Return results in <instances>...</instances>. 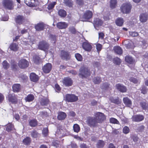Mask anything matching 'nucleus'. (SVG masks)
<instances>
[{"instance_id":"f257e3e1","label":"nucleus","mask_w":148,"mask_h":148,"mask_svg":"<svg viewBox=\"0 0 148 148\" xmlns=\"http://www.w3.org/2000/svg\"><path fill=\"white\" fill-rule=\"evenodd\" d=\"M91 72L90 69L87 66L83 65L79 69L78 76L82 79H87L90 77Z\"/></svg>"},{"instance_id":"f03ea898","label":"nucleus","mask_w":148,"mask_h":148,"mask_svg":"<svg viewBox=\"0 0 148 148\" xmlns=\"http://www.w3.org/2000/svg\"><path fill=\"white\" fill-rule=\"evenodd\" d=\"M49 44L45 40H42L40 41L38 45L37 48L38 49L47 51L49 48Z\"/></svg>"},{"instance_id":"7ed1b4c3","label":"nucleus","mask_w":148,"mask_h":148,"mask_svg":"<svg viewBox=\"0 0 148 148\" xmlns=\"http://www.w3.org/2000/svg\"><path fill=\"white\" fill-rule=\"evenodd\" d=\"M86 123L88 126L90 127L98 126V122L95 117L89 116L87 117Z\"/></svg>"},{"instance_id":"20e7f679","label":"nucleus","mask_w":148,"mask_h":148,"mask_svg":"<svg viewBox=\"0 0 148 148\" xmlns=\"http://www.w3.org/2000/svg\"><path fill=\"white\" fill-rule=\"evenodd\" d=\"M132 6L130 4L128 3H123L121 6L120 9L121 12L124 14H128L130 11Z\"/></svg>"},{"instance_id":"39448f33","label":"nucleus","mask_w":148,"mask_h":148,"mask_svg":"<svg viewBox=\"0 0 148 148\" xmlns=\"http://www.w3.org/2000/svg\"><path fill=\"white\" fill-rule=\"evenodd\" d=\"M60 56L62 60L68 61L71 57L70 53L68 51L62 50L61 51Z\"/></svg>"},{"instance_id":"423d86ee","label":"nucleus","mask_w":148,"mask_h":148,"mask_svg":"<svg viewBox=\"0 0 148 148\" xmlns=\"http://www.w3.org/2000/svg\"><path fill=\"white\" fill-rule=\"evenodd\" d=\"M92 12L90 10H87L84 13L81 19L82 21L83 22L88 21L93 16Z\"/></svg>"},{"instance_id":"0eeeda50","label":"nucleus","mask_w":148,"mask_h":148,"mask_svg":"<svg viewBox=\"0 0 148 148\" xmlns=\"http://www.w3.org/2000/svg\"><path fill=\"white\" fill-rule=\"evenodd\" d=\"M95 116L97 119L98 123H102L103 121L106 120V116L102 112H98L95 114Z\"/></svg>"},{"instance_id":"6e6552de","label":"nucleus","mask_w":148,"mask_h":148,"mask_svg":"<svg viewBox=\"0 0 148 148\" xmlns=\"http://www.w3.org/2000/svg\"><path fill=\"white\" fill-rule=\"evenodd\" d=\"M78 97L73 94H67L65 96L66 101L68 102H74L77 101Z\"/></svg>"},{"instance_id":"1a4fd4ad","label":"nucleus","mask_w":148,"mask_h":148,"mask_svg":"<svg viewBox=\"0 0 148 148\" xmlns=\"http://www.w3.org/2000/svg\"><path fill=\"white\" fill-rule=\"evenodd\" d=\"M3 5L5 9L9 10L13 9L14 5L12 0H3Z\"/></svg>"},{"instance_id":"9d476101","label":"nucleus","mask_w":148,"mask_h":148,"mask_svg":"<svg viewBox=\"0 0 148 148\" xmlns=\"http://www.w3.org/2000/svg\"><path fill=\"white\" fill-rule=\"evenodd\" d=\"M29 65V62L26 59H21L20 60L18 63V66L19 67L22 69L26 68L28 67Z\"/></svg>"},{"instance_id":"9b49d317","label":"nucleus","mask_w":148,"mask_h":148,"mask_svg":"<svg viewBox=\"0 0 148 148\" xmlns=\"http://www.w3.org/2000/svg\"><path fill=\"white\" fill-rule=\"evenodd\" d=\"M62 82L65 86L69 87L72 86L73 82L70 77H66L64 78L62 80Z\"/></svg>"},{"instance_id":"f8f14e48","label":"nucleus","mask_w":148,"mask_h":148,"mask_svg":"<svg viewBox=\"0 0 148 148\" xmlns=\"http://www.w3.org/2000/svg\"><path fill=\"white\" fill-rule=\"evenodd\" d=\"M52 68V64L49 63L45 64L42 66V69L43 72L46 74L49 73Z\"/></svg>"},{"instance_id":"ddd939ff","label":"nucleus","mask_w":148,"mask_h":148,"mask_svg":"<svg viewBox=\"0 0 148 148\" xmlns=\"http://www.w3.org/2000/svg\"><path fill=\"white\" fill-rule=\"evenodd\" d=\"M82 46L84 49L88 52L90 51L92 49L91 45L88 41L83 42Z\"/></svg>"},{"instance_id":"4468645a","label":"nucleus","mask_w":148,"mask_h":148,"mask_svg":"<svg viewBox=\"0 0 148 148\" xmlns=\"http://www.w3.org/2000/svg\"><path fill=\"white\" fill-rule=\"evenodd\" d=\"M8 99L9 102L12 103L16 104L17 102V99L16 96L13 93L10 94L8 95Z\"/></svg>"},{"instance_id":"2eb2a0df","label":"nucleus","mask_w":148,"mask_h":148,"mask_svg":"<svg viewBox=\"0 0 148 148\" xmlns=\"http://www.w3.org/2000/svg\"><path fill=\"white\" fill-rule=\"evenodd\" d=\"M25 2L27 5L31 7L36 6L38 3L36 0H25Z\"/></svg>"},{"instance_id":"dca6fc26","label":"nucleus","mask_w":148,"mask_h":148,"mask_svg":"<svg viewBox=\"0 0 148 148\" xmlns=\"http://www.w3.org/2000/svg\"><path fill=\"white\" fill-rule=\"evenodd\" d=\"M25 17L23 15H18L15 18V21L17 24H22L25 21Z\"/></svg>"},{"instance_id":"f3484780","label":"nucleus","mask_w":148,"mask_h":148,"mask_svg":"<svg viewBox=\"0 0 148 148\" xmlns=\"http://www.w3.org/2000/svg\"><path fill=\"white\" fill-rule=\"evenodd\" d=\"M115 87L116 89L121 92L123 93L127 92V88L125 86L120 84H116Z\"/></svg>"},{"instance_id":"a211bd4d","label":"nucleus","mask_w":148,"mask_h":148,"mask_svg":"<svg viewBox=\"0 0 148 148\" xmlns=\"http://www.w3.org/2000/svg\"><path fill=\"white\" fill-rule=\"evenodd\" d=\"M144 119V116L143 115L140 114L134 116L132 117V121L136 122L142 121Z\"/></svg>"},{"instance_id":"6ab92c4d","label":"nucleus","mask_w":148,"mask_h":148,"mask_svg":"<svg viewBox=\"0 0 148 148\" xmlns=\"http://www.w3.org/2000/svg\"><path fill=\"white\" fill-rule=\"evenodd\" d=\"M68 25V23L65 22H58L56 24L57 27L61 29H66Z\"/></svg>"},{"instance_id":"aec40b11","label":"nucleus","mask_w":148,"mask_h":148,"mask_svg":"<svg viewBox=\"0 0 148 148\" xmlns=\"http://www.w3.org/2000/svg\"><path fill=\"white\" fill-rule=\"evenodd\" d=\"M125 60L126 62L129 64H133L135 63V59L129 55H127L125 57Z\"/></svg>"},{"instance_id":"412c9836","label":"nucleus","mask_w":148,"mask_h":148,"mask_svg":"<svg viewBox=\"0 0 148 148\" xmlns=\"http://www.w3.org/2000/svg\"><path fill=\"white\" fill-rule=\"evenodd\" d=\"M45 25L42 23H37L35 25L34 27L36 31H37L43 30L45 29Z\"/></svg>"},{"instance_id":"4be33fe9","label":"nucleus","mask_w":148,"mask_h":148,"mask_svg":"<svg viewBox=\"0 0 148 148\" xmlns=\"http://www.w3.org/2000/svg\"><path fill=\"white\" fill-rule=\"evenodd\" d=\"M103 23V21L99 18H95L94 20L93 24L95 27H99L101 26Z\"/></svg>"},{"instance_id":"5701e85b","label":"nucleus","mask_w":148,"mask_h":148,"mask_svg":"<svg viewBox=\"0 0 148 148\" xmlns=\"http://www.w3.org/2000/svg\"><path fill=\"white\" fill-rule=\"evenodd\" d=\"M140 20L141 22L144 23L148 19V15L146 13H142L139 16Z\"/></svg>"},{"instance_id":"b1692460","label":"nucleus","mask_w":148,"mask_h":148,"mask_svg":"<svg viewBox=\"0 0 148 148\" xmlns=\"http://www.w3.org/2000/svg\"><path fill=\"white\" fill-rule=\"evenodd\" d=\"M123 101L126 106L130 107L132 106V102L128 97H124L123 99Z\"/></svg>"},{"instance_id":"393cba45","label":"nucleus","mask_w":148,"mask_h":148,"mask_svg":"<svg viewBox=\"0 0 148 148\" xmlns=\"http://www.w3.org/2000/svg\"><path fill=\"white\" fill-rule=\"evenodd\" d=\"M66 116L67 115L65 113L62 112H60L58 113L57 118L59 120H64L65 119Z\"/></svg>"},{"instance_id":"a878e982","label":"nucleus","mask_w":148,"mask_h":148,"mask_svg":"<svg viewBox=\"0 0 148 148\" xmlns=\"http://www.w3.org/2000/svg\"><path fill=\"white\" fill-rule=\"evenodd\" d=\"M110 101L113 103L119 105L121 103V101L119 97H117L116 98H114L113 97H110L109 99Z\"/></svg>"},{"instance_id":"bb28decb","label":"nucleus","mask_w":148,"mask_h":148,"mask_svg":"<svg viewBox=\"0 0 148 148\" xmlns=\"http://www.w3.org/2000/svg\"><path fill=\"white\" fill-rule=\"evenodd\" d=\"M12 90L14 92H19L21 89V86L19 84H14L12 86Z\"/></svg>"},{"instance_id":"cd10ccee","label":"nucleus","mask_w":148,"mask_h":148,"mask_svg":"<svg viewBox=\"0 0 148 148\" xmlns=\"http://www.w3.org/2000/svg\"><path fill=\"white\" fill-rule=\"evenodd\" d=\"M124 21L123 18L119 17L116 18L115 21V23L118 26L121 27L123 26V24Z\"/></svg>"},{"instance_id":"c85d7f7f","label":"nucleus","mask_w":148,"mask_h":148,"mask_svg":"<svg viewBox=\"0 0 148 148\" xmlns=\"http://www.w3.org/2000/svg\"><path fill=\"white\" fill-rule=\"evenodd\" d=\"M30 77L32 81L35 82H37L39 79L38 76L33 73H30Z\"/></svg>"},{"instance_id":"c756f323","label":"nucleus","mask_w":148,"mask_h":148,"mask_svg":"<svg viewBox=\"0 0 148 148\" xmlns=\"http://www.w3.org/2000/svg\"><path fill=\"white\" fill-rule=\"evenodd\" d=\"M9 48L11 50L16 51H18V45L16 43L12 42L10 45Z\"/></svg>"},{"instance_id":"7c9ffc66","label":"nucleus","mask_w":148,"mask_h":148,"mask_svg":"<svg viewBox=\"0 0 148 148\" xmlns=\"http://www.w3.org/2000/svg\"><path fill=\"white\" fill-rule=\"evenodd\" d=\"M29 123V125L31 127H35L38 125V122L36 119H34L30 120Z\"/></svg>"},{"instance_id":"2f4dec72","label":"nucleus","mask_w":148,"mask_h":148,"mask_svg":"<svg viewBox=\"0 0 148 148\" xmlns=\"http://www.w3.org/2000/svg\"><path fill=\"white\" fill-rule=\"evenodd\" d=\"M32 141L31 139L29 137H26L23 140V143L25 145H28L30 144Z\"/></svg>"},{"instance_id":"473e14b6","label":"nucleus","mask_w":148,"mask_h":148,"mask_svg":"<svg viewBox=\"0 0 148 148\" xmlns=\"http://www.w3.org/2000/svg\"><path fill=\"white\" fill-rule=\"evenodd\" d=\"M34 99V97L33 94L28 95L25 98V100L26 102H30L32 101Z\"/></svg>"},{"instance_id":"72a5a7b5","label":"nucleus","mask_w":148,"mask_h":148,"mask_svg":"<svg viewBox=\"0 0 148 148\" xmlns=\"http://www.w3.org/2000/svg\"><path fill=\"white\" fill-rule=\"evenodd\" d=\"M58 14L60 17L64 18L67 15L66 12L63 9H60L58 12Z\"/></svg>"},{"instance_id":"f704fd0d","label":"nucleus","mask_w":148,"mask_h":148,"mask_svg":"<svg viewBox=\"0 0 148 148\" xmlns=\"http://www.w3.org/2000/svg\"><path fill=\"white\" fill-rule=\"evenodd\" d=\"M114 50L115 52L117 54L121 55L123 53V51L121 47L119 46L114 47Z\"/></svg>"},{"instance_id":"c9c22d12","label":"nucleus","mask_w":148,"mask_h":148,"mask_svg":"<svg viewBox=\"0 0 148 148\" xmlns=\"http://www.w3.org/2000/svg\"><path fill=\"white\" fill-rule=\"evenodd\" d=\"M121 62V60L118 57H116L113 59V62L116 65H120Z\"/></svg>"},{"instance_id":"e433bc0d","label":"nucleus","mask_w":148,"mask_h":148,"mask_svg":"<svg viewBox=\"0 0 148 148\" xmlns=\"http://www.w3.org/2000/svg\"><path fill=\"white\" fill-rule=\"evenodd\" d=\"M34 62L37 64H39L41 62V59L37 55H35L33 57Z\"/></svg>"},{"instance_id":"4c0bfd02","label":"nucleus","mask_w":148,"mask_h":148,"mask_svg":"<svg viewBox=\"0 0 148 148\" xmlns=\"http://www.w3.org/2000/svg\"><path fill=\"white\" fill-rule=\"evenodd\" d=\"M64 3L66 6L71 8L72 7L73 5V2L72 0H64Z\"/></svg>"},{"instance_id":"58836bf2","label":"nucleus","mask_w":148,"mask_h":148,"mask_svg":"<svg viewBox=\"0 0 148 148\" xmlns=\"http://www.w3.org/2000/svg\"><path fill=\"white\" fill-rule=\"evenodd\" d=\"M49 102V100L48 99H42L41 100L40 104L42 106H47Z\"/></svg>"},{"instance_id":"ea45409f","label":"nucleus","mask_w":148,"mask_h":148,"mask_svg":"<svg viewBox=\"0 0 148 148\" xmlns=\"http://www.w3.org/2000/svg\"><path fill=\"white\" fill-rule=\"evenodd\" d=\"M105 145V143L103 141L101 140H99L98 141L97 146L98 148H102Z\"/></svg>"},{"instance_id":"a19ab883","label":"nucleus","mask_w":148,"mask_h":148,"mask_svg":"<svg viewBox=\"0 0 148 148\" xmlns=\"http://www.w3.org/2000/svg\"><path fill=\"white\" fill-rule=\"evenodd\" d=\"M14 128V125L11 123H9L7 126L6 130L8 132H10L13 130Z\"/></svg>"},{"instance_id":"79ce46f5","label":"nucleus","mask_w":148,"mask_h":148,"mask_svg":"<svg viewBox=\"0 0 148 148\" xmlns=\"http://www.w3.org/2000/svg\"><path fill=\"white\" fill-rule=\"evenodd\" d=\"M116 0H111L110 3V6L112 9L115 8L116 5Z\"/></svg>"},{"instance_id":"37998d69","label":"nucleus","mask_w":148,"mask_h":148,"mask_svg":"<svg viewBox=\"0 0 148 148\" xmlns=\"http://www.w3.org/2000/svg\"><path fill=\"white\" fill-rule=\"evenodd\" d=\"M101 81V78L100 77H95L93 79V82L95 84H98Z\"/></svg>"},{"instance_id":"c03bdc74","label":"nucleus","mask_w":148,"mask_h":148,"mask_svg":"<svg viewBox=\"0 0 148 148\" xmlns=\"http://www.w3.org/2000/svg\"><path fill=\"white\" fill-rule=\"evenodd\" d=\"M49 130L47 127L44 128L42 130V134L44 137H47L48 135Z\"/></svg>"},{"instance_id":"a18cd8bd","label":"nucleus","mask_w":148,"mask_h":148,"mask_svg":"<svg viewBox=\"0 0 148 148\" xmlns=\"http://www.w3.org/2000/svg\"><path fill=\"white\" fill-rule=\"evenodd\" d=\"M73 129L74 132L78 133L80 130V127L78 125L75 124L73 126Z\"/></svg>"},{"instance_id":"49530a36","label":"nucleus","mask_w":148,"mask_h":148,"mask_svg":"<svg viewBox=\"0 0 148 148\" xmlns=\"http://www.w3.org/2000/svg\"><path fill=\"white\" fill-rule=\"evenodd\" d=\"M75 57L77 60L79 61H82L83 60V57L79 53H76L75 54Z\"/></svg>"},{"instance_id":"de8ad7c7","label":"nucleus","mask_w":148,"mask_h":148,"mask_svg":"<svg viewBox=\"0 0 148 148\" xmlns=\"http://www.w3.org/2000/svg\"><path fill=\"white\" fill-rule=\"evenodd\" d=\"M2 65L3 68L7 69L10 67V64L6 60H4L2 63Z\"/></svg>"},{"instance_id":"09e8293b","label":"nucleus","mask_w":148,"mask_h":148,"mask_svg":"<svg viewBox=\"0 0 148 148\" xmlns=\"http://www.w3.org/2000/svg\"><path fill=\"white\" fill-rule=\"evenodd\" d=\"M69 32H70L71 34H76L77 31L75 28L73 26L69 27Z\"/></svg>"},{"instance_id":"8fccbe9b","label":"nucleus","mask_w":148,"mask_h":148,"mask_svg":"<svg viewBox=\"0 0 148 148\" xmlns=\"http://www.w3.org/2000/svg\"><path fill=\"white\" fill-rule=\"evenodd\" d=\"M110 122L112 123L119 124V121L116 119L114 118H111L110 119Z\"/></svg>"},{"instance_id":"3c124183","label":"nucleus","mask_w":148,"mask_h":148,"mask_svg":"<svg viewBox=\"0 0 148 148\" xmlns=\"http://www.w3.org/2000/svg\"><path fill=\"white\" fill-rule=\"evenodd\" d=\"M110 85V84L108 83H103L102 84L101 88L105 90L108 89Z\"/></svg>"},{"instance_id":"603ef678","label":"nucleus","mask_w":148,"mask_h":148,"mask_svg":"<svg viewBox=\"0 0 148 148\" xmlns=\"http://www.w3.org/2000/svg\"><path fill=\"white\" fill-rule=\"evenodd\" d=\"M38 134V133L35 130L32 131L31 132V136L32 137L34 138H37Z\"/></svg>"},{"instance_id":"864d4df0","label":"nucleus","mask_w":148,"mask_h":148,"mask_svg":"<svg viewBox=\"0 0 148 148\" xmlns=\"http://www.w3.org/2000/svg\"><path fill=\"white\" fill-rule=\"evenodd\" d=\"M56 4V2H53L52 3L49 4L47 8L49 10L52 9Z\"/></svg>"},{"instance_id":"5fc2aeb1","label":"nucleus","mask_w":148,"mask_h":148,"mask_svg":"<svg viewBox=\"0 0 148 148\" xmlns=\"http://www.w3.org/2000/svg\"><path fill=\"white\" fill-rule=\"evenodd\" d=\"M141 106L143 109H145L148 106V104L146 102H142L140 103Z\"/></svg>"},{"instance_id":"6e6d98bb","label":"nucleus","mask_w":148,"mask_h":148,"mask_svg":"<svg viewBox=\"0 0 148 148\" xmlns=\"http://www.w3.org/2000/svg\"><path fill=\"white\" fill-rule=\"evenodd\" d=\"M130 132V129L127 126H125L123 128V132L125 134H127Z\"/></svg>"},{"instance_id":"4d7b16f0","label":"nucleus","mask_w":148,"mask_h":148,"mask_svg":"<svg viewBox=\"0 0 148 148\" xmlns=\"http://www.w3.org/2000/svg\"><path fill=\"white\" fill-rule=\"evenodd\" d=\"M60 141L58 140H53L52 143V145L56 147H59Z\"/></svg>"},{"instance_id":"13d9d810","label":"nucleus","mask_w":148,"mask_h":148,"mask_svg":"<svg viewBox=\"0 0 148 148\" xmlns=\"http://www.w3.org/2000/svg\"><path fill=\"white\" fill-rule=\"evenodd\" d=\"M51 39L52 41H53L54 43H55L56 41V37L55 35L51 34L50 35Z\"/></svg>"},{"instance_id":"bf43d9fd","label":"nucleus","mask_w":148,"mask_h":148,"mask_svg":"<svg viewBox=\"0 0 148 148\" xmlns=\"http://www.w3.org/2000/svg\"><path fill=\"white\" fill-rule=\"evenodd\" d=\"M102 46L100 44H97L96 45V48L97 51L99 52L102 49Z\"/></svg>"},{"instance_id":"052dcab7","label":"nucleus","mask_w":148,"mask_h":148,"mask_svg":"<svg viewBox=\"0 0 148 148\" xmlns=\"http://www.w3.org/2000/svg\"><path fill=\"white\" fill-rule=\"evenodd\" d=\"M130 34L132 37H136L138 35V33L136 32H131L130 33Z\"/></svg>"},{"instance_id":"680f3d73","label":"nucleus","mask_w":148,"mask_h":148,"mask_svg":"<svg viewBox=\"0 0 148 148\" xmlns=\"http://www.w3.org/2000/svg\"><path fill=\"white\" fill-rule=\"evenodd\" d=\"M100 64V63L98 62H92V65L94 67H98Z\"/></svg>"},{"instance_id":"e2e57ef3","label":"nucleus","mask_w":148,"mask_h":148,"mask_svg":"<svg viewBox=\"0 0 148 148\" xmlns=\"http://www.w3.org/2000/svg\"><path fill=\"white\" fill-rule=\"evenodd\" d=\"M130 82L134 84L137 83L138 82V80L136 79L133 77H131L130 79Z\"/></svg>"},{"instance_id":"0e129e2a","label":"nucleus","mask_w":148,"mask_h":148,"mask_svg":"<svg viewBox=\"0 0 148 148\" xmlns=\"http://www.w3.org/2000/svg\"><path fill=\"white\" fill-rule=\"evenodd\" d=\"M105 36L104 34L102 32H99V38L102 40L103 39Z\"/></svg>"},{"instance_id":"69168bd1","label":"nucleus","mask_w":148,"mask_h":148,"mask_svg":"<svg viewBox=\"0 0 148 148\" xmlns=\"http://www.w3.org/2000/svg\"><path fill=\"white\" fill-rule=\"evenodd\" d=\"M145 126L143 125H141L138 128V130L139 132L143 131L145 128Z\"/></svg>"},{"instance_id":"338daca9","label":"nucleus","mask_w":148,"mask_h":148,"mask_svg":"<svg viewBox=\"0 0 148 148\" xmlns=\"http://www.w3.org/2000/svg\"><path fill=\"white\" fill-rule=\"evenodd\" d=\"M141 93L144 94H146L147 92V89L145 87H144L142 88L141 89Z\"/></svg>"},{"instance_id":"774afa93","label":"nucleus","mask_w":148,"mask_h":148,"mask_svg":"<svg viewBox=\"0 0 148 148\" xmlns=\"http://www.w3.org/2000/svg\"><path fill=\"white\" fill-rule=\"evenodd\" d=\"M80 147L81 148H89V147L86 144L82 143L80 145Z\"/></svg>"}]
</instances>
